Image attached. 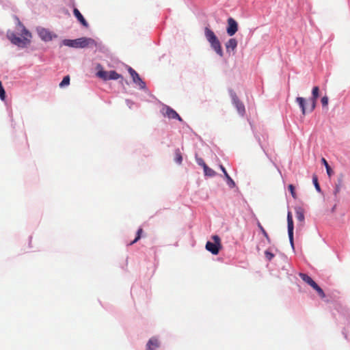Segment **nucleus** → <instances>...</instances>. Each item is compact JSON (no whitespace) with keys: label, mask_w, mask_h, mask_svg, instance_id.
I'll return each instance as SVG.
<instances>
[{"label":"nucleus","mask_w":350,"mask_h":350,"mask_svg":"<svg viewBox=\"0 0 350 350\" xmlns=\"http://www.w3.org/2000/svg\"><path fill=\"white\" fill-rule=\"evenodd\" d=\"M62 44L72 48H85L96 46V42L94 39L86 37H82L75 40L65 39L62 41Z\"/></svg>","instance_id":"nucleus-1"},{"label":"nucleus","mask_w":350,"mask_h":350,"mask_svg":"<svg viewBox=\"0 0 350 350\" xmlns=\"http://www.w3.org/2000/svg\"><path fill=\"white\" fill-rule=\"evenodd\" d=\"M21 35L23 38L16 36L14 33H11L9 35V39L12 44L17 45L19 47L23 48L30 44V38H31V34L27 29H25V27H23Z\"/></svg>","instance_id":"nucleus-2"},{"label":"nucleus","mask_w":350,"mask_h":350,"mask_svg":"<svg viewBox=\"0 0 350 350\" xmlns=\"http://www.w3.org/2000/svg\"><path fill=\"white\" fill-rule=\"evenodd\" d=\"M204 35L210 43L212 49L218 54L220 57L223 56V51L221 49V43L215 36V33L208 27L204 29Z\"/></svg>","instance_id":"nucleus-3"},{"label":"nucleus","mask_w":350,"mask_h":350,"mask_svg":"<svg viewBox=\"0 0 350 350\" xmlns=\"http://www.w3.org/2000/svg\"><path fill=\"white\" fill-rule=\"evenodd\" d=\"M212 239L214 242L208 241L206 244V249L213 254L216 255L221 248V240L217 235H214Z\"/></svg>","instance_id":"nucleus-4"},{"label":"nucleus","mask_w":350,"mask_h":350,"mask_svg":"<svg viewBox=\"0 0 350 350\" xmlns=\"http://www.w3.org/2000/svg\"><path fill=\"white\" fill-rule=\"evenodd\" d=\"M229 94L232 99V104L237 108L238 113L243 116L245 113V106L243 103L239 99L237 94L232 90H229Z\"/></svg>","instance_id":"nucleus-5"},{"label":"nucleus","mask_w":350,"mask_h":350,"mask_svg":"<svg viewBox=\"0 0 350 350\" xmlns=\"http://www.w3.org/2000/svg\"><path fill=\"white\" fill-rule=\"evenodd\" d=\"M161 112L164 116L167 117L170 119H177L180 122L183 121V119L177 112L167 105H164L163 107Z\"/></svg>","instance_id":"nucleus-6"},{"label":"nucleus","mask_w":350,"mask_h":350,"mask_svg":"<svg viewBox=\"0 0 350 350\" xmlns=\"http://www.w3.org/2000/svg\"><path fill=\"white\" fill-rule=\"evenodd\" d=\"M228 26L226 28V32L229 36H234L238 31V23L232 18L230 17L227 20Z\"/></svg>","instance_id":"nucleus-7"},{"label":"nucleus","mask_w":350,"mask_h":350,"mask_svg":"<svg viewBox=\"0 0 350 350\" xmlns=\"http://www.w3.org/2000/svg\"><path fill=\"white\" fill-rule=\"evenodd\" d=\"M287 224H288V234L289 237V241L291 243V245L293 247H294V243H293V216L291 212H288L287 214Z\"/></svg>","instance_id":"nucleus-8"},{"label":"nucleus","mask_w":350,"mask_h":350,"mask_svg":"<svg viewBox=\"0 0 350 350\" xmlns=\"http://www.w3.org/2000/svg\"><path fill=\"white\" fill-rule=\"evenodd\" d=\"M129 74L131 75L133 81L135 83L137 84L141 88H144L146 86L145 83L142 80L138 73L133 69L131 67H129L128 69Z\"/></svg>","instance_id":"nucleus-9"},{"label":"nucleus","mask_w":350,"mask_h":350,"mask_svg":"<svg viewBox=\"0 0 350 350\" xmlns=\"http://www.w3.org/2000/svg\"><path fill=\"white\" fill-rule=\"evenodd\" d=\"M319 96V88L318 86H314L312 90V98H310V107L308 109L309 112H312L316 107L317 100Z\"/></svg>","instance_id":"nucleus-10"},{"label":"nucleus","mask_w":350,"mask_h":350,"mask_svg":"<svg viewBox=\"0 0 350 350\" xmlns=\"http://www.w3.org/2000/svg\"><path fill=\"white\" fill-rule=\"evenodd\" d=\"M38 35L40 37V38L45 42L51 41L54 38L57 37L55 34L53 33L49 30L44 28L38 31Z\"/></svg>","instance_id":"nucleus-11"},{"label":"nucleus","mask_w":350,"mask_h":350,"mask_svg":"<svg viewBox=\"0 0 350 350\" xmlns=\"http://www.w3.org/2000/svg\"><path fill=\"white\" fill-rule=\"evenodd\" d=\"M159 347V342L156 337H152L146 345V350H154Z\"/></svg>","instance_id":"nucleus-12"},{"label":"nucleus","mask_w":350,"mask_h":350,"mask_svg":"<svg viewBox=\"0 0 350 350\" xmlns=\"http://www.w3.org/2000/svg\"><path fill=\"white\" fill-rule=\"evenodd\" d=\"M237 41L235 38L229 39L225 44L227 52H229L230 50H235L237 46Z\"/></svg>","instance_id":"nucleus-13"},{"label":"nucleus","mask_w":350,"mask_h":350,"mask_svg":"<svg viewBox=\"0 0 350 350\" xmlns=\"http://www.w3.org/2000/svg\"><path fill=\"white\" fill-rule=\"evenodd\" d=\"M74 15L78 19V21L85 27H88V24L85 19L83 18V15L81 14L79 10L77 8H75L73 10Z\"/></svg>","instance_id":"nucleus-14"},{"label":"nucleus","mask_w":350,"mask_h":350,"mask_svg":"<svg viewBox=\"0 0 350 350\" xmlns=\"http://www.w3.org/2000/svg\"><path fill=\"white\" fill-rule=\"evenodd\" d=\"M295 215L297 219L303 223L304 221V210L301 207L295 208Z\"/></svg>","instance_id":"nucleus-15"},{"label":"nucleus","mask_w":350,"mask_h":350,"mask_svg":"<svg viewBox=\"0 0 350 350\" xmlns=\"http://www.w3.org/2000/svg\"><path fill=\"white\" fill-rule=\"evenodd\" d=\"M299 277L311 287H313L317 283L307 274L300 273Z\"/></svg>","instance_id":"nucleus-16"},{"label":"nucleus","mask_w":350,"mask_h":350,"mask_svg":"<svg viewBox=\"0 0 350 350\" xmlns=\"http://www.w3.org/2000/svg\"><path fill=\"white\" fill-rule=\"evenodd\" d=\"M220 169L221 170V171L223 172V173L224 174V176L227 180V183H228V185L230 187H234L235 186V183L234 182V180L231 178V177L228 175V174L227 173L225 167L223 166V165H220Z\"/></svg>","instance_id":"nucleus-17"},{"label":"nucleus","mask_w":350,"mask_h":350,"mask_svg":"<svg viewBox=\"0 0 350 350\" xmlns=\"http://www.w3.org/2000/svg\"><path fill=\"white\" fill-rule=\"evenodd\" d=\"M296 102L298 103L299 107L301 109V112L303 115H305L306 113V100L303 97H297L296 98Z\"/></svg>","instance_id":"nucleus-18"},{"label":"nucleus","mask_w":350,"mask_h":350,"mask_svg":"<svg viewBox=\"0 0 350 350\" xmlns=\"http://www.w3.org/2000/svg\"><path fill=\"white\" fill-rule=\"evenodd\" d=\"M203 168L205 175L208 176H213L215 175V172L213 170L209 168L205 163H203Z\"/></svg>","instance_id":"nucleus-19"},{"label":"nucleus","mask_w":350,"mask_h":350,"mask_svg":"<svg viewBox=\"0 0 350 350\" xmlns=\"http://www.w3.org/2000/svg\"><path fill=\"white\" fill-rule=\"evenodd\" d=\"M96 75L99 78H100V79H103L105 81L109 80V77H109V72L108 71H105V70H98L97 74H96Z\"/></svg>","instance_id":"nucleus-20"},{"label":"nucleus","mask_w":350,"mask_h":350,"mask_svg":"<svg viewBox=\"0 0 350 350\" xmlns=\"http://www.w3.org/2000/svg\"><path fill=\"white\" fill-rule=\"evenodd\" d=\"M257 225H258V228L260 229V230L261 231V232L264 235V237L266 238L267 242L269 243H271V239L269 237V235H268L267 232H266V230H265V228L262 227V226L261 225V224L259 221H258Z\"/></svg>","instance_id":"nucleus-21"},{"label":"nucleus","mask_w":350,"mask_h":350,"mask_svg":"<svg viewBox=\"0 0 350 350\" xmlns=\"http://www.w3.org/2000/svg\"><path fill=\"white\" fill-rule=\"evenodd\" d=\"M175 158L174 160L176 163L178 164H180L183 161L182 154L180 152V150L179 149H176L174 152Z\"/></svg>","instance_id":"nucleus-22"},{"label":"nucleus","mask_w":350,"mask_h":350,"mask_svg":"<svg viewBox=\"0 0 350 350\" xmlns=\"http://www.w3.org/2000/svg\"><path fill=\"white\" fill-rule=\"evenodd\" d=\"M321 162L325 165V167L326 168L327 175L329 176H331L332 173H333V171L331 169L330 166L329 165L327 161H326V159L325 158H322L321 159Z\"/></svg>","instance_id":"nucleus-23"},{"label":"nucleus","mask_w":350,"mask_h":350,"mask_svg":"<svg viewBox=\"0 0 350 350\" xmlns=\"http://www.w3.org/2000/svg\"><path fill=\"white\" fill-rule=\"evenodd\" d=\"M109 80H111V79H118L120 78H122V76L120 75H119L118 73H117L116 71L114 70H111V71H109Z\"/></svg>","instance_id":"nucleus-24"},{"label":"nucleus","mask_w":350,"mask_h":350,"mask_svg":"<svg viewBox=\"0 0 350 350\" xmlns=\"http://www.w3.org/2000/svg\"><path fill=\"white\" fill-rule=\"evenodd\" d=\"M312 288L318 293L321 298H324L325 297L323 289L319 286L317 284H316Z\"/></svg>","instance_id":"nucleus-25"},{"label":"nucleus","mask_w":350,"mask_h":350,"mask_svg":"<svg viewBox=\"0 0 350 350\" xmlns=\"http://www.w3.org/2000/svg\"><path fill=\"white\" fill-rule=\"evenodd\" d=\"M69 83H70V77L68 75H67L63 78V80L59 83V87L64 88V86L69 85Z\"/></svg>","instance_id":"nucleus-26"},{"label":"nucleus","mask_w":350,"mask_h":350,"mask_svg":"<svg viewBox=\"0 0 350 350\" xmlns=\"http://www.w3.org/2000/svg\"><path fill=\"white\" fill-rule=\"evenodd\" d=\"M142 232H143V229L142 228H139L137 232V236H136L135 239L133 241H131L129 245H133L135 243H136L138 240H139Z\"/></svg>","instance_id":"nucleus-27"},{"label":"nucleus","mask_w":350,"mask_h":350,"mask_svg":"<svg viewBox=\"0 0 350 350\" xmlns=\"http://www.w3.org/2000/svg\"><path fill=\"white\" fill-rule=\"evenodd\" d=\"M0 98L2 100H4L5 98V92L2 85L1 82L0 81Z\"/></svg>","instance_id":"nucleus-28"},{"label":"nucleus","mask_w":350,"mask_h":350,"mask_svg":"<svg viewBox=\"0 0 350 350\" xmlns=\"http://www.w3.org/2000/svg\"><path fill=\"white\" fill-rule=\"evenodd\" d=\"M312 181H313V183L315 186V188L318 191H320L321 189H320V185L318 183V178H317V176H313L312 177Z\"/></svg>","instance_id":"nucleus-29"},{"label":"nucleus","mask_w":350,"mask_h":350,"mask_svg":"<svg viewBox=\"0 0 350 350\" xmlns=\"http://www.w3.org/2000/svg\"><path fill=\"white\" fill-rule=\"evenodd\" d=\"M288 190L290 191V192H291V193L292 195V197L294 199H296L297 198V194H296L295 191V187L293 185H288Z\"/></svg>","instance_id":"nucleus-30"},{"label":"nucleus","mask_w":350,"mask_h":350,"mask_svg":"<svg viewBox=\"0 0 350 350\" xmlns=\"http://www.w3.org/2000/svg\"><path fill=\"white\" fill-rule=\"evenodd\" d=\"M265 255L266 258L269 261L271 260L274 257V254L267 250L265 251Z\"/></svg>","instance_id":"nucleus-31"},{"label":"nucleus","mask_w":350,"mask_h":350,"mask_svg":"<svg viewBox=\"0 0 350 350\" xmlns=\"http://www.w3.org/2000/svg\"><path fill=\"white\" fill-rule=\"evenodd\" d=\"M328 97L327 96H325L322 97L321 98V103L323 107H326L328 105Z\"/></svg>","instance_id":"nucleus-32"},{"label":"nucleus","mask_w":350,"mask_h":350,"mask_svg":"<svg viewBox=\"0 0 350 350\" xmlns=\"http://www.w3.org/2000/svg\"><path fill=\"white\" fill-rule=\"evenodd\" d=\"M204 161L202 159L198 160V163L203 167Z\"/></svg>","instance_id":"nucleus-33"},{"label":"nucleus","mask_w":350,"mask_h":350,"mask_svg":"<svg viewBox=\"0 0 350 350\" xmlns=\"http://www.w3.org/2000/svg\"><path fill=\"white\" fill-rule=\"evenodd\" d=\"M339 191V187H336V190H335V195H336V193Z\"/></svg>","instance_id":"nucleus-34"}]
</instances>
